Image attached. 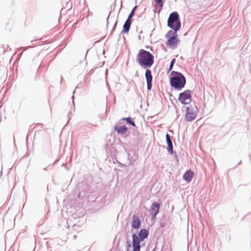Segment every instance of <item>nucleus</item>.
Masks as SVG:
<instances>
[{
  "mask_svg": "<svg viewBox=\"0 0 251 251\" xmlns=\"http://www.w3.org/2000/svg\"><path fill=\"white\" fill-rule=\"evenodd\" d=\"M136 61L140 67L146 70L145 76L147 82V89L148 91H150L152 88V75L151 71L149 68L154 63V56L149 51L140 49L137 54Z\"/></svg>",
  "mask_w": 251,
  "mask_h": 251,
  "instance_id": "nucleus-1",
  "label": "nucleus"
},
{
  "mask_svg": "<svg viewBox=\"0 0 251 251\" xmlns=\"http://www.w3.org/2000/svg\"><path fill=\"white\" fill-rule=\"evenodd\" d=\"M149 235V231L145 228L141 229L137 233L132 235V241L130 239L126 241V251H140L141 242L147 238Z\"/></svg>",
  "mask_w": 251,
  "mask_h": 251,
  "instance_id": "nucleus-2",
  "label": "nucleus"
},
{
  "mask_svg": "<svg viewBox=\"0 0 251 251\" xmlns=\"http://www.w3.org/2000/svg\"><path fill=\"white\" fill-rule=\"evenodd\" d=\"M170 85L173 89L181 90L185 86L186 79L180 72L172 71L169 76Z\"/></svg>",
  "mask_w": 251,
  "mask_h": 251,
  "instance_id": "nucleus-3",
  "label": "nucleus"
},
{
  "mask_svg": "<svg viewBox=\"0 0 251 251\" xmlns=\"http://www.w3.org/2000/svg\"><path fill=\"white\" fill-rule=\"evenodd\" d=\"M167 26L172 30L178 31L181 28V22L177 12H172L168 19Z\"/></svg>",
  "mask_w": 251,
  "mask_h": 251,
  "instance_id": "nucleus-4",
  "label": "nucleus"
},
{
  "mask_svg": "<svg viewBox=\"0 0 251 251\" xmlns=\"http://www.w3.org/2000/svg\"><path fill=\"white\" fill-rule=\"evenodd\" d=\"M177 32V31L170 30L165 35V37L167 39L166 42V45L173 49L177 47V45L179 41Z\"/></svg>",
  "mask_w": 251,
  "mask_h": 251,
  "instance_id": "nucleus-5",
  "label": "nucleus"
},
{
  "mask_svg": "<svg viewBox=\"0 0 251 251\" xmlns=\"http://www.w3.org/2000/svg\"><path fill=\"white\" fill-rule=\"evenodd\" d=\"M198 109L195 105H189L186 107V113L185 114V120L189 122H192L197 117Z\"/></svg>",
  "mask_w": 251,
  "mask_h": 251,
  "instance_id": "nucleus-6",
  "label": "nucleus"
},
{
  "mask_svg": "<svg viewBox=\"0 0 251 251\" xmlns=\"http://www.w3.org/2000/svg\"><path fill=\"white\" fill-rule=\"evenodd\" d=\"M193 91L186 90L180 93L178 95V100L183 105L189 104L192 101Z\"/></svg>",
  "mask_w": 251,
  "mask_h": 251,
  "instance_id": "nucleus-7",
  "label": "nucleus"
},
{
  "mask_svg": "<svg viewBox=\"0 0 251 251\" xmlns=\"http://www.w3.org/2000/svg\"><path fill=\"white\" fill-rule=\"evenodd\" d=\"M137 5L135 6L132 9V10L130 11L129 14L128 16V17L126 21H125V23L124 24L123 27V30L122 32H121L120 36L122 33H128L130 28V26L132 24V19L135 15V11L136 10Z\"/></svg>",
  "mask_w": 251,
  "mask_h": 251,
  "instance_id": "nucleus-8",
  "label": "nucleus"
},
{
  "mask_svg": "<svg viewBox=\"0 0 251 251\" xmlns=\"http://www.w3.org/2000/svg\"><path fill=\"white\" fill-rule=\"evenodd\" d=\"M160 208V204L158 202L154 201L152 203L150 209V215L152 221L156 218V216L159 212Z\"/></svg>",
  "mask_w": 251,
  "mask_h": 251,
  "instance_id": "nucleus-9",
  "label": "nucleus"
},
{
  "mask_svg": "<svg viewBox=\"0 0 251 251\" xmlns=\"http://www.w3.org/2000/svg\"><path fill=\"white\" fill-rule=\"evenodd\" d=\"M114 139H112V137L110 136L109 139H107L105 146V151L107 153L112 154L116 152V149L114 146Z\"/></svg>",
  "mask_w": 251,
  "mask_h": 251,
  "instance_id": "nucleus-10",
  "label": "nucleus"
},
{
  "mask_svg": "<svg viewBox=\"0 0 251 251\" xmlns=\"http://www.w3.org/2000/svg\"><path fill=\"white\" fill-rule=\"evenodd\" d=\"M172 137L167 133L166 134V141L167 145V151L170 154H175V157L176 158L178 161L177 156L176 154V151H174L173 150V145L172 141Z\"/></svg>",
  "mask_w": 251,
  "mask_h": 251,
  "instance_id": "nucleus-11",
  "label": "nucleus"
},
{
  "mask_svg": "<svg viewBox=\"0 0 251 251\" xmlns=\"http://www.w3.org/2000/svg\"><path fill=\"white\" fill-rule=\"evenodd\" d=\"M140 137L139 132L136 129H132V136L131 137V140L129 143L132 145H137L139 143Z\"/></svg>",
  "mask_w": 251,
  "mask_h": 251,
  "instance_id": "nucleus-12",
  "label": "nucleus"
},
{
  "mask_svg": "<svg viewBox=\"0 0 251 251\" xmlns=\"http://www.w3.org/2000/svg\"><path fill=\"white\" fill-rule=\"evenodd\" d=\"M141 225V220L139 217L136 214L132 215V220L131 222V227L135 229H138Z\"/></svg>",
  "mask_w": 251,
  "mask_h": 251,
  "instance_id": "nucleus-13",
  "label": "nucleus"
},
{
  "mask_svg": "<svg viewBox=\"0 0 251 251\" xmlns=\"http://www.w3.org/2000/svg\"><path fill=\"white\" fill-rule=\"evenodd\" d=\"M164 1H154L152 2V6L154 7L153 11L154 13L159 14L162 10Z\"/></svg>",
  "mask_w": 251,
  "mask_h": 251,
  "instance_id": "nucleus-14",
  "label": "nucleus"
},
{
  "mask_svg": "<svg viewBox=\"0 0 251 251\" xmlns=\"http://www.w3.org/2000/svg\"><path fill=\"white\" fill-rule=\"evenodd\" d=\"M194 172L190 169L187 170L183 175V179L187 182L191 181L193 178Z\"/></svg>",
  "mask_w": 251,
  "mask_h": 251,
  "instance_id": "nucleus-15",
  "label": "nucleus"
},
{
  "mask_svg": "<svg viewBox=\"0 0 251 251\" xmlns=\"http://www.w3.org/2000/svg\"><path fill=\"white\" fill-rule=\"evenodd\" d=\"M114 129L119 134H125L128 130V128L126 125L115 126Z\"/></svg>",
  "mask_w": 251,
  "mask_h": 251,
  "instance_id": "nucleus-16",
  "label": "nucleus"
},
{
  "mask_svg": "<svg viewBox=\"0 0 251 251\" xmlns=\"http://www.w3.org/2000/svg\"><path fill=\"white\" fill-rule=\"evenodd\" d=\"M65 2V6H64L63 9H66L67 11L70 10L73 7V3L72 1H64Z\"/></svg>",
  "mask_w": 251,
  "mask_h": 251,
  "instance_id": "nucleus-17",
  "label": "nucleus"
},
{
  "mask_svg": "<svg viewBox=\"0 0 251 251\" xmlns=\"http://www.w3.org/2000/svg\"><path fill=\"white\" fill-rule=\"evenodd\" d=\"M126 123L127 125L132 126L133 127H136V125L133 119L130 116L127 117V120L126 121Z\"/></svg>",
  "mask_w": 251,
  "mask_h": 251,
  "instance_id": "nucleus-18",
  "label": "nucleus"
},
{
  "mask_svg": "<svg viewBox=\"0 0 251 251\" xmlns=\"http://www.w3.org/2000/svg\"><path fill=\"white\" fill-rule=\"evenodd\" d=\"M176 62V59L173 58L170 62L169 68H168V72L171 71L173 70L174 64Z\"/></svg>",
  "mask_w": 251,
  "mask_h": 251,
  "instance_id": "nucleus-19",
  "label": "nucleus"
},
{
  "mask_svg": "<svg viewBox=\"0 0 251 251\" xmlns=\"http://www.w3.org/2000/svg\"><path fill=\"white\" fill-rule=\"evenodd\" d=\"M32 48V46H28V47H25V48L20 47L19 50L23 49V48H24V50L22 52H21L18 53V56L19 58H20L22 56V54L23 53L24 51L26 50H27V49H28L29 48Z\"/></svg>",
  "mask_w": 251,
  "mask_h": 251,
  "instance_id": "nucleus-20",
  "label": "nucleus"
},
{
  "mask_svg": "<svg viewBox=\"0 0 251 251\" xmlns=\"http://www.w3.org/2000/svg\"><path fill=\"white\" fill-rule=\"evenodd\" d=\"M32 48V46H28V47H25V48L20 47L19 50L23 49V48H24V50L22 52H21L18 53V56L19 58H20L22 56V54L23 53L24 51L26 50H27V49H28L29 48Z\"/></svg>",
  "mask_w": 251,
  "mask_h": 251,
  "instance_id": "nucleus-21",
  "label": "nucleus"
},
{
  "mask_svg": "<svg viewBox=\"0 0 251 251\" xmlns=\"http://www.w3.org/2000/svg\"><path fill=\"white\" fill-rule=\"evenodd\" d=\"M1 48L3 50V53H4L5 51H8V49L9 48V46L8 45H1Z\"/></svg>",
  "mask_w": 251,
  "mask_h": 251,
  "instance_id": "nucleus-22",
  "label": "nucleus"
},
{
  "mask_svg": "<svg viewBox=\"0 0 251 251\" xmlns=\"http://www.w3.org/2000/svg\"><path fill=\"white\" fill-rule=\"evenodd\" d=\"M117 21H116V22H115V23L113 27V28L111 31L110 36H111L112 35V34L114 32V31L115 30L116 26H117Z\"/></svg>",
  "mask_w": 251,
  "mask_h": 251,
  "instance_id": "nucleus-23",
  "label": "nucleus"
},
{
  "mask_svg": "<svg viewBox=\"0 0 251 251\" xmlns=\"http://www.w3.org/2000/svg\"><path fill=\"white\" fill-rule=\"evenodd\" d=\"M112 12V10H111L109 13V15H108V17L107 18V19H106V22H107V26H108V24H109V22H108V19H109V17L110 15V14Z\"/></svg>",
  "mask_w": 251,
  "mask_h": 251,
  "instance_id": "nucleus-24",
  "label": "nucleus"
},
{
  "mask_svg": "<svg viewBox=\"0 0 251 251\" xmlns=\"http://www.w3.org/2000/svg\"><path fill=\"white\" fill-rule=\"evenodd\" d=\"M79 227V226L77 225H74L73 226V228L75 230L77 229V228Z\"/></svg>",
  "mask_w": 251,
  "mask_h": 251,
  "instance_id": "nucleus-25",
  "label": "nucleus"
},
{
  "mask_svg": "<svg viewBox=\"0 0 251 251\" xmlns=\"http://www.w3.org/2000/svg\"><path fill=\"white\" fill-rule=\"evenodd\" d=\"M165 224L164 222H161L160 223V227H164L165 226Z\"/></svg>",
  "mask_w": 251,
  "mask_h": 251,
  "instance_id": "nucleus-26",
  "label": "nucleus"
},
{
  "mask_svg": "<svg viewBox=\"0 0 251 251\" xmlns=\"http://www.w3.org/2000/svg\"><path fill=\"white\" fill-rule=\"evenodd\" d=\"M127 117H123V118L121 119V121H125L126 122V121L127 120Z\"/></svg>",
  "mask_w": 251,
  "mask_h": 251,
  "instance_id": "nucleus-27",
  "label": "nucleus"
},
{
  "mask_svg": "<svg viewBox=\"0 0 251 251\" xmlns=\"http://www.w3.org/2000/svg\"><path fill=\"white\" fill-rule=\"evenodd\" d=\"M89 50H88L85 53V58H84V59L85 60L86 59V57H87V53L89 51Z\"/></svg>",
  "mask_w": 251,
  "mask_h": 251,
  "instance_id": "nucleus-28",
  "label": "nucleus"
},
{
  "mask_svg": "<svg viewBox=\"0 0 251 251\" xmlns=\"http://www.w3.org/2000/svg\"><path fill=\"white\" fill-rule=\"evenodd\" d=\"M81 85V83H80L79 84H78L76 87H75V89L78 88V87H79V86Z\"/></svg>",
  "mask_w": 251,
  "mask_h": 251,
  "instance_id": "nucleus-29",
  "label": "nucleus"
},
{
  "mask_svg": "<svg viewBox=\"0 0 251 251\" xmlns=\"http://www.w3.org/2000/svg\"><path fill=\"white\" fill-rule=\"evenodd\" d=\"M76 237H77V235H74L73 236V238H74V239H76Z\"/></svg>",
  "mask_w": 251,
  "mask_h": 251,
  "instance_id": "nucleus-30",
  "label": "nucleus"
},
{
  "mask_svg": "<svg viewBox=\"0 0 251 251\" xmlns=\"http://www.w3.org/2000/svg\"><path fill=\"white\" fill-rule=\"evenodd\" d=\"M72 98L73 99V100H74V96H73V97H72ZM73 103L74 106H75V103H74V100H73Z\"/></svg>",
  "mask_w": 251,
  "mask_h": 251,
  "instance_id": "nucleus-31",
  "label": "nucleus"
},
{
  "mask_svg": "<svg viewBox=\"0 0 251 251\" xmlns=\"http://www.w3.org/2000/svg\"><path fill=\"white\" fill-rule=\"evenodd\" d=\"M149 49H150L151 50L153 51V47H152L150 46Z\"/></svg>",
  "mask_w": 251,
  "mask_h": 251,
  "instance_id": "nucleus-32",
  "label": "nucleus"
},
{
  "mask_svg": "<svg viewBox=\"0 0 251 251\" xmlns=\"http://www.w3.org/2000/svg\"><path fill=\"white\" fill-rule=\"evenodd\" d=\"M121 7H122L123 6V1L122 0H121Z\"/></svg>",
  "mask_w": 251,
  "mask_h": 251,
  "instance_id": "nucleus-33",
  "label": "nucleus"
},
{
  "mask_svg": "<svg viewBox=\"0 0 251 251\" xmlns=\"http://www.w3.org/2000/svg\"><path fill=\"white\" fill-rule=\"evenodd\" d=\"M93 72H94V70H91L90 71V73L91 74L93 73Z\"/></svg>",
  "mask_w": 251,
  "mask_h": 251,
  "instance_id": "nucleus-34",
  "label": "nucleus"
},
{
  "mask_svg": "<svg viewBox=\"0 0 251 251\" xmlns=\"http://www.w3.org/2000/svg\"><path fill=\"white\" fill-rule=\"evenodd\" d=\"M242 163V161H240L238 163L237 165H239Z\"/></svg>",
  "mask_w": 251,
  "mask_h": 251,
  "instance_id": "nucleus-35",
  "label": "nucleus"
},
{
  "mask_svg": "<svg viewBox=\"0 0 251 251\" xmlns=\"http://www.w3.org/2000/svg\"><path fill=\"white\" fill-rule=\"evenodd\" d=\"M48 168V167L44 168H43V170L46 171V170H47Z\"/></svg>",
  "mask_w": 251,
  "mask_h": 251,
  "instance_id": "nucleus-36",
  "label": "nucleus"
},
{
  "mask_svg": "<svg viewBox=\"0 0 251 251\" xmlns=\"http://www.w3.org/2000/svg\"><path fill=\"white\" fill-rule=\"evenodd\" d=\"M78 197L80 198V193L78 195Z\"/></svg>",
  "mask_w": 251,
  "mask_h": 251,
  "instance_id": "nucleus-37",
  "label": "nucleus"
},
{
  "mask_svg": "<svg viewBox=\"0 0 251 251\" xmlns=\"http://www.w3.org/2000/svg\"><path fill=\"white\" fill-rule=\"evenodd\" d=\"M249 159H250V160H251V155H250V154H249Z\"/></svg>",
  "mask_w": 251,
  "mask_h": 251,
  "instance_id": "nucleus-38",
  "label": "nucleus"
},
{
  "mask_svg": "<svg viewBox=\"0 0 251 251\" xmlns=\"http://www.w3.org/2000/svg\"><path fill=\"white\" fill-rule=\"evenodd\" d=\"M150 46H146V48H147V49H149V48H150Z\"/></svg>",
  "mask_w": 251,
  "mask_h": 251,
  "instance_id": "nucleus-39",
  "label": "nucleus"
},
{
  "mask_svg": "<svg viewBox=\"0 0 251 251\" xmlns=\"http://www.w3.org/2000/svg\"><path fill=\"white\" fill-rule=\"evenodd\" d=\"M155 249H156V247H155V248H154V249H153L152 251H155Z\"/></svg>",
  "mask_w": 251,
  "mask_h": 251,
  "instance_id": "nucleus-40",
  "label": "nucleus"
},
{
  "mask_svg": "<svg viewBox=\"0 0 251 251\" xmlns=\"http://www.w3.org/2000/svg\"><path fill=\"white\" fill-rule=\"evenodd\" d=\"M138 38H139V39H141V36H140V35L138 36Z\"/></svg>",
  "mask_w": 251,
  "mask_h": 251,
  "instance_id": "nucleus-41",
  "label": "nucleus"
},
{
  "mask_svg": "<svg viewBox=\"0 0 251 251\" xmlns=\"http://www.w3.org/2000/svg\"><path fill=\"white\" fill-rule=\"evenodd\" d=\"M116 0H115V1H114V4H115V5L116 4Z\"/></svg>",
  "mask_w": 251,
  "mask_h": 251,
  "instance_id": "nucleus-42",
  "label": "nucleus"
},
{
  "mask_svg": "<svg viewBox=\"0 0 251 251\" xmlns=\"http://www.w3.org/2000/svg\"><path fill=\"white\" fill-rule=\"evenodd\" d=\"M75 90L73 91V94H74V93H75Z\"/></svg>",
  "mask_w": 251,
  "mask_h": 251,
  "instance_id": "nucleus-43",
  "label": "nucleus"
},
{
  "mask_svg": "<svg viewBox=\"0 0 251 251\" xmlns=\"http://www.w3.org/2000/svg\"><path fill=\"white\" fill-rule=\"evenodd\" d=\"M63 165H64L65 167H66V164H63Z\"/></svg>",
  "mask_w": 251,
  "mask_h": 251,
  "instance_id": "nucleus-44",
  "label": "nucleus"
},
{
  "mask_svg": "<svg viewBox=\"0 0 251 251\" xmlns=\"http://www.w3.org/2000/svg\"><path fill=\"white\" fill-rule=\"evenodd\" d=\"M28 135L26 136V140L27 139Z\"/></svg>",
  "mask_w": 251,
  "mask_h": 251,
  "instance_id": "nucleus-45",
  "label": "nucleus"
},
{
  "mask_svg": "<svg viewBox=\"0 0 251 251\" xmlns=\"http://www.w3.org/2000/svg\"><path fill=\"white\" fill-rule=\"evenodd\" d=\"M63 78V77L61 76V79H62ZM62 81V80H61V81Z\"/></svg>",
  "mask_w": 251,
  "mask_h": 251,
  "instance_id": "nucleus-46",
  "label": "nucleus"
}]
</instances>
